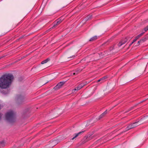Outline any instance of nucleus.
Masks as SVG:
<instances>
[{"instance_id": "nucleus-1", "label": "nucleus", "mask_w": 148, "mask_h": 148, "mask_svg": "<svg viewBox=\"0 0 148 148\" xmlns=\"http://www.w3.org/2000/svg\"><path fill=\"white\" fill-rule=\"evenodd\" d=\"M13 79V76L11 74L3 75L0 77V88L6 89L9 87Z\"/></svg>"}, {"instance_id": "nucleus-2", "label": "nucleus", "mask_w": 148, "mask_h": 148, "mask_svg": "<svg viewBox=\"0 0 148 148\" xmlns=\"http://www.w3.org/2000/svg\"><path fill=\"white\" fill-rule=\"evenodd\" d=\"M5 118L7 120L11 123L14 122L16 120V114L13 111H10L6 113Z\"/></svg>"}, {"instance_id": "nucleus-3", "label": "nucleus", "mask_w": 148, "mask_h": 148, "mask_svg": "<svg viewBox=\"0 0 148 148\" xmlns=\"http://www.w3.org/2000/svg\"><path fill=\"white\" fill-rule=\"evenodd\" d=\"M64 18L62 16L56 20L53 23V26L51 27V28H54L60 24L64 20ZM51 28L50 29H51Z\"/></svg>"}, {"instance_id": "nucleus-4", "label": "nucleus", "mask_w": 148, "mask_h": 148, "mask_svg": "<svg viewBox=\"0 0 148 148\" xmlns=\"http://www.w3.org/2000/svg\"><path fill=\"white\" fill-rule=\"evenodd\" d=\"M139 121L136 122H135L134 123H132L130 124L126 128V131L128 130L131 129L133 128L136 126H138L139 125H138L137 123Z\"/></svg>"}, {"instance_id": "nucleus-5", "label": "nucleus", "mask_w": 148, "mask_h": 148, "mask_svg": "<svg viewBox=\"0 0 148 148\" xmlns=\"http://www.w3.org/2000/svg\"><path fill=\"white\" fill-rule=\"evenodd\" d=\"M132 38V37H127L124 40H122L118 44V46L119 47H121L122 45L125 44L127 41H130V39Z\"/></svg>"}, {"instance_id": "nucleus-6", "label": "nucleus", "mask_w": 148, "mask_h": 148, "mask_svg": "<svg viewBox=\"0 0 148 148\" xmlns=\"http://www.w3.org/2000/svg\"><path fill=\"white\" fill-rule=\"evenodd\" d=\"M65 83V82H60L54 88V89L55 90H58L60 89L64 84Z\"/></svg>"}, {"instance_id": "nucleus-7", "label": "nucleus", "mask_w": 148, "mask_h": 148, "mask_svg": "<svg viewBox=\"0 0 148 148\" xmlns=\"http://www.w3.org/2000/svg\"><path fill=\"white\" fill-rule=\"evenodd\" d=\"M84 84L83 83H81L77 87L72 90V92H74L75 91L79 90L82 88L84 86Z\"/></svg>"}, {"instance_id": "nucleus-8", "label": "nucleus", "mask_w": 148, "mask_h": 148, "mask_svg": "<svg viewBox=\"0 0 148 148\" xmlns=\"http://www.w3.org/2000/svg\"><path fill=\"white\" fill-rule=\"evenodd\" d=\"M85 131H81L75 134V136L73 138H72L71 139V140H73L75 138H76L77 137L81 135L82 134L84 133Z\"/></svg>"}, {"instance_id": "nucleus-9", "label": "nucleus", "mask_w": 148, "mask_h": 148, "mask_svg": "<svg viewBox=\"0 0 148 148\" xmlns=\"http://www.w3.org/2000/svg\"><path fill=\"white\" fill-rule=\"evenodd\" d=\"M5 142L4 140H3L0 141V147H4L5 146Z\"/></svg>"}, {"instance_id": "nucleus-10", "label": "nucleus", "mask_w": 148, "mask_h": 148, "mask_svg": "<svg viewBox=\"0 0 148 148\" xmlns=\"http://www.w3.org/2000/svg\"><path fill=\"white\" fill-rule=\"evenodd\" d=\"M146 40V38H144L140 40L137 43V46H138L139 45L140 43H142L145 41Z\"/></svg>"}, {"instance_id": "nucleus-11", "label": "nucleus", "mask_w": 148, "mask_h": 148, "mask_svg": "<svg viewBox=\"0 0 148 148\" xmlns=\"http://www.w3.org/2000/svg\"><path fill=\"white\" fill-rule=\"evenodd\" d=\"M107 113V110H106L105 112H104L102 114L99 116V119H98V120H99L101 119L103 117L105 114H106Z\"/></svg>"}, {"instance_id": "nucleus-12", "label": "nucleus", "mask_w": 148, "mask_h": 148, "mask_svg": "<svg viewBox=\"0 0 148 148\" xmlns=\"http://www.w3.org/2000/svg\"><path fill=\"white\" fill-rule=\"evenodd\" d=\"M97 36H95L91 38L89 40V41H94L97 39Z\"/></svg>"}, {"instance_id": "nucleus-13", "label": "nucleus", "mask_w": 148, "mask_h": 148, "mask_svg": "<svg viewBox=\"0 0 148 148\" xmlns=\"http://www.w3.org/2000/svg\"><path fill=\"white\" fill-rule=\"evenodd\" d=\"M50 60V59L49 58H47L46 60L43 61L41 62V64H44L46 63L48 61H49Z\"/></svg>"}, {"instance_id": "nucleus-14", "label": "nucleus", "mask_w": 148, "mask_h": 148, "mask_svg": "<svg viewBox=\"0 0 148 148\" xmlns=\"http://www.w3.org/2000/svg\"><path fill=\"white\" fill-rule=\"evenodd\" d=\"M144 33H145L144 32H142L139 35H137L136 37L137 38V39H138L140 37L142 36Z\"/></svg>"}, {"instance_id": "nucleus-15", "label": "nucleus", "mask_w": 148, "mask_h": 148, "mask_svg": "<svg viewBox=\"0 0 148 148\" xmlns=\"http://www.w3.org/2000/svg\"><path fill=\"white\" fill-rule=\"evenodd\" d=\"M92 15H88L86 18L85 20H88L89 19H90L92 18Z\"/></svg>"}, {"instance_id": "nucleus-16", "label": "nucleus", "mask_w": 148, "mask_h": 148, "mask_svg": "<svg viewBox=\"0 0 148 148\" xmlns=\"http://www.w3.org/2000/svg\"><path fill=\"white\" fill-rule=\"evenodd\" d=\"M101 81L102 82L105 81L104 80V79H103V78L102 77V78H101L100 79H99L97 81V82H99Z\"/></svg>"}, {"instance_id": "nucleus-17", "label": "nucleus", "mask_w": 148, "mask_h": 148, "mask_svg": "<svg viewBox=\"0 0 148 148\" xmlns=\"http://www.w3.org/2000/svg\"><path fill=\"white\" fill-rule=\"evenodd\" d=\"M145 32H147L148 30V25L144 29Z\"/></svg>"}, {"instance_id": "nucleus-18", "label": "nucleus", "mask_w": 148, "mask_h": 148, "mask_svg": "<svg viewBox=\"0 0 148 148\" xmlns=\"http://www.w3.org/2000/svg\"><path fill=\"white\" fill-rule=\"evenodd\" d=\"M133 107L130 108H129V109H128L127 111H126V112H128L129 111L131 110H132L133 109Z\"/></svg>"}, {"instance_id": "nucleus-19", "label": "nucleus", "mask_w": 148, "mask_h": 148, "mask_svg": "<svg viewBox=\"0 0 148 148\" xmlns=\"http://www.w3.org/2000/svg\"><path fill=\"white\" fill-rule=\"evenodd\" d=\"M102 78H103V79H104V80L105 81V79H107L108 78V76H104V77H102Z\"/></svg>"}, {"instance_id": "nucleus-20", "label": "nucleus", "mask_w": 148, "mask_h": 148, "mask_svg": "<svg viewBox=\"0 0 148 148\" xmlns=\"http://www.w3.org/2000/svg\"><path fill=\"white\" fill-rule=\"evenodd\" d=\"M138 39H137V38L136 37H135V39H134L133 41V42H135V41H136V40Z\"/></svg>"}, {"instance_id": "nucleus-21", "label": "nucleus", "mask_w": 148, "mask_h": 148, "mask_svg": "<svg viewBox=\"0 0 148 148\" xmlns=\"http://www.w3.org/2000/svg\"><path fill=\"white\" fill-rule=\"evenodd\" d=\"M75 57V55L72 56L71 57H70V58H74Z\"/></svg>"}, {"instance_id": "nucleus-22", "label": "nucleus", "mask_w": 148, "mask_h": 148, "mask_svg": "<svg viewBox=\"0 0 148 148\" xmlns=\"http://www.w3.org/2000/svg\"><path fill=\"white\" fill-rule=\"evenodd\" d=\"M78 71H76V73H73V75H76H76L77 74H78Z\"/></svg>"}, {"instance_id": "nucleus-23", "label": "nucleus", "mask_w": 148, "mask_h": 148, "mask_svg": "<svg viewBox=\"0 0 148 148\" xmlns=\"http://www.w3.org/2000/svg\"><path fill=\"white\" fill-rule=\"evenodd\" d=\"M147 117V116H144V117H143V119H145V118H146V117Z\"/></svg>"}, {"instance_id": "nucleus-24", "label": "nucleus", "mask_w": 148, "mask_h": 148, "mask_svg": "<svg viewBox=\"0 0 148 148\" xmlns=\"http://www.w3.org/2000/svg\"><path fill=\"white\" fill-rule=\"evenodd\" d=\"M134 42L133 41L131 43V44H133L134 43Z\"/></svg>"}, {"instance_id": "nucleus-25", "label": "nucleus", "mask_w": 148, "mask_h": 148, "mask_svg": "<svg viewBox=\"0 0 148 148\" xmlns=\"http://www.w3.org/2000/svg\"><path fill=\"white\" fill-rule=\"evenodd\" d=\"M132 45V44H130V45H129V46H131Z\"/></svg>"}, {"instance_id": "nucleus-26", "label": "nucleus", "mask_w": 148, "mask_h": 148, "mask_svg": "<svg viewBox=\"0 0 148 148\" xmlns=\"http://www.w3.org/2000/svg\"><path fill=\"white\" fill-rule=\"evenodd\" d=\"M110 50H112V49H111V48H110Z\"/></svg>"}, {"instance_id": "nucleus-27", "label": "nucleus", "mask_w": 148, "mask_h": 148, "mask_svg": "<svg viewBox=\"0 0 148 148\" xmlns=\"http://www.w3.org/2000/svg\"><path fill=\"white\" fill-rule=\"evenodd\" d=\"M2 57H0V59Z\"/></svg>"}, {"instance_id": "nucleus-28", "label": "nucleus", "mask_w": 148, "mask_h": 148, "mask_svg": "<svg viewBox=\"0 0 148 148\" xmlns=\"http://www.w3.org/2000/svg\"><path fill=\"white\" fill-rule=\"evenodd\" d=\"M22 38V37H21V38Z\"/></svg>"}]
</instances>
